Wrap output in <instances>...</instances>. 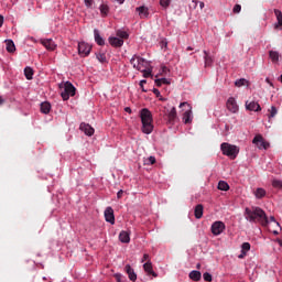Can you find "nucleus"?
<instances>
[{
  "instance_id": "45",
  "label": "nucleus",
  "mask_w": 282,
  "mask_h": 282,
  "mask_svg": "<svg viewBox=\"0 0 282 282\" xmlns=\"http://www.w3.org/2000/svg\"><path fill=\"white\" fill-rule=\"evenodd\" d=\"M139 85H140V87H141V90H142L143 93H147V89H144V85H147V79H142Z\"/></svg>"
},
{
  "instance_id": "21",
  "label": "nucleus",
  "mask_w": 282,
  "mask_h": 282,
  "mask_svg": "<svg viewBox=\"0 0 282 282\" xmlns=\"http://www.w3.org/2000/svg\"><path fill=\"white\" fill-rule=\"evenodd\" d=\"M204 61H205V67H213V56H210V53L208 51H204Z\"/></svg>"
},
{
  "instance_id": "39",
  "label": "nucleus",
  "mask_w": 282,
  "mask_h": 282,
  "mask_svg": "<svg viewBox=\"0 0 282 282\" xmlns=\"http://www.w3.org/2000/svg\"><path fill=\"white\" fill-rule=\"evenodd\" d=\"M97 59L99 63H105V61H107V56L105 55V53H99L97 54Z\"/></svg>"
},
{
  "instance_id": "40",
  "label": "nucleus",
  "mask_w": 282,
  "mask_h": 282,
  "mask_svg": "<svg viewBox=\"0 0 282 282\" xmlns=\"http://www.w3.org/2000/svg\"><path fill=\"white\" fill-rule=\"evenodd\" d=\"M203 279H204V281L212 282L213 281V275L208 272H205L203 274Z\"/></svg>"
},
{
  "instance_id": "62",
  "label": "nucleus",
  "mask_w": 282,
  "mask_h": 282,
  "mask_svg": "<svg viewBox=\"0 0 282 282\" xmlns=\"http://www.w3.org/2000/svg\"><path fill=\"white\" fill-rule=\"evenodd\" d=\"M160 100H161L162 102H164V100H166V99H164V98H162V96H160Z\"/></svg>"
},
{
  "instance_id": "32",
  "label": "nucleus",
  "mask_w": 282,
  "mask_h": 282,
  "mask_svg": "<svg viewBox=\"0 0 282 282\" xmlns=\"http://www.w3.org/2000/svg\"><path fill=\"white\" fill-rule=\"evenodd\" d=\"M218 191H230V185L225 181H219Z\"/></svg>"
},
{
  "instance_id": "38",
  "label": "nucleus",
  "mask_w": 282,
  "mask_h": 282,
  "mask_svg": "<svg viewBox=\"0 0 282 282\" xmlns=\"http://www.w3.org/2000/svg\"><path fill=\"white\" fill-rule=\"evenodd\" d=\"M247 83L248 82L246 79L241 78V79H237L235 82V85H236V87H243V85H246Z\"/></svg>"
},
{
  "instance_id": "37",
  "label": "nucleus",
  "mask_w": 282,
  "mask_h": 282,
  "mask_svg": "<svg viewBox=\"0 0 282 282\" xmlns=\"http://www.w3.org/2000/svg\"><path fill=\"white\" fill-rule=\"evenodd\" d=\"M273 188H282V181L280 180H273L272 181Z\"/></svg>"
},
{
  "instance_id": "5",
  "label": "nucleus",
  "mask_w": 282,
  "mask_h": 282,
  "mask_svg": "<svg viewBox=\"0 0 282 282\" xmlns=\"http://www.w3.org/2000/svg\"><path fill=\"white\" fill-rule=\"evenodd\" d=\"M188 106V110H186L184 113H183V122L185 124H191L193 122V108L191 107V105H188V102L184 101V102H181L180 107H186Z\"/></svg>"
},
{
  "instance_id": "64",
  "label": "nucleus",
  "mask_w": 282,
  "mask_h": 282,
  "mask_svg": "<svg viewBox=\"0 0 282 282\" xmlns=\"http://www.w3.org/2000/svg\"><path fill=\"white\" fill-rule=\"evenodd\" d=\"M279 245L282 247V240H279Z\"/></svg>"
},
{
  "instance_id": "57",
  "label": "nucleus",
  "mask_w": 282,
  "mask_h": 282,
  "mask_svg": "<svg viewBox=\"0 0 282 282\" xmlns=\"http://www.w3.org/2000/svg\"><path fill=\"white\" fill-rule=\"evenodd\" d=\"M124 111H127V113H131V108L127 107L124 108Z\"/></svg>"
},
{
  "instance_id": "43",
  "label": "nucleus",
  "mask_w": 282,
  "mask_h": 282,
  "mask_svg": "<svg viewBox=\"0 0 282 282\" xmlns=\"http://www.w3.org/2000/svg\"><path fill=\"white\" fill-rule=\"evenodd\" d=\"M234 14H239L241 12V4H236L232 9Z\"/></svg>"
},
{
  "instance_id": "33",
  "label": "nucleus",
  "mask_w": 282,
  "mask_h": 282,
  "mask_svg": "<svg viewBox=\"0 0 282 282\" xmlns=\"http://www.w3.org/2000/svg\"><path fill=\"white\" fill-rule=\"evenodd\" d=\"M99 10L102 17H107L109 14V6L105 3L100 4Z\"/></svg>"
},
{
  "instance_id": "30",
  "label": "nucleus",
  "mask_w": 282,
  "mask_h": 282,
  "mask_svg": "<svg viewBox=\"0 0 282 282\" xmlns=\"http://www.w3.org/2000/svg\"><path fill=\"white\" fill-rule=\"evenodd\" d=\"M254 196L257 197V199H263V197L265 196V189L258 187L254 192Z\"/></svg>"
},
{
  "instance_id": "59",
  "label": "nucleus",
  "mask_w": 282,
  "mask_h": 282,
  "mask_svg": "<svg viewBox=\"0 0 282 282\" xmlns=\"http://www.w3.org/2000/svg\"><path fill=\"white\" fill-rule=\"evenodd\" d=\"M270 221H276V219L274 218V216L270 217Z\"/></svg>"
},
{
  "instance_id": "6",
  "label": "nucleus",
  "mask_w": 282,
  "mask_h": 282,
  "mask_svg": "<svg viewBox=\"0 0 282 282\" xmlns=\"http://www.w3.org/2000/svg\"><path fill=\"white\" fill-rule=\"evenodd\" d=\"M252 143L257 144L258 149H265V150L270 149V143L265 142V140L261 134H257L253 138Z\"/></svg>"
},
{
  "instance_id": "20",
  "label": "nucleus",
  "mask_w": 282,
  "mask_h": 282,
  "mask_svg": "<svg viewBox=\"0 0 282 282\" xmlns=\"http://www.w3.org/2000/svg\"><path fill=\"white\" fill-rule=\"evenodd\" d=\"M194 215L196 219H202V217H204V205L202 204L196 205L194 209Z\"/></svg>"
},
{
  "instance_id": "35",
  "label": "nucleus",
  "mask_w": 282,
  "mask_h": 282,
  "mask_svg": "<svg viewBox=\"0 0 282 282\" xmlns=\"http://www.w3.org/2000/svg\"><path fill=\"white\" fill-rule=\"evenodd\" d=\"M130 63L134 69H140V66L138 65V55H133L130 59Z\"/></svg>"
},
{
  "instance_id": "3",
  "label": "nucleus",
  "mask_w": 282,
  "mask_h": 282,
  "mask_svg": "<svg viewBox=\"0 0 282 282\" xmlns=\"http://www.w3.org/2000/svg\"><path fill=\"white\" fill-rule=\"evenodd\" d=\"M220 151H223V155H227L230 160H236L239 155V147L226 142L220 144Z\"/></svg>"
},
{
  "instance_id": "7",
  "label": "nucleus",
  "mask_w": 282,
  "mask_h": 282,
  "mask_svg": "<svg viewBox=\"0 0 282 282\" xmlns=\"http://www.w3.org/2000/svg\"><path fill=\"white\" fill-rule=\"evenodd\" d=\"M224 230H226V225L224 223H221V221H215L212 225V232L216 237L221 235V232H224Z\"/></svg>"
},
{
  "instance_id": "22",
  "label": "nucleus",
  "mask_w": 282,
  "mask_h": 282,
  "mask_svg": "<svg viewBox=\"0 0 282 282\" xmlns=\"http://www.w3.org/2000/svg\"><path fill=\"white\" fill-rule=\"evenodd\" d=\"M248 252H250V242H243L241 245V254L238 256V258L243 259V257H246V254H248Z\"/></svg>"
},
{
  "instance_id": "19",
  "label": "nucleus",
  "mask_w": 282,
  "mask_h": 282,
  "mask_svg": "<svg viewBox=\"0 0 282 282\" xmlns=\"http://www.w3.org/2000/svg\"><path fill=\"white\" fill-rule=\"evenodd\" d=\"M131 234H129V231L122 230L119 234V241H121V243H129L131 241Z\"/></svg>"
},
{
  "instance_id": "14",
  "label": "nucleus",
  "mask_w": 282,
  "mask_h": 282,
  "mask_svg": "<svg viewBox=\"0 0 282 282\" xmlns=\"http://www.w3.org/2000/svg\"><path fill=\"white\" fill-rule=\"evenodd\" d=\"M108 42L112 47H122V45H124V40L120 37L111 36L108 39Z\"/></svg>"
},
{
  "instance_id": "10",
  "label": "nucleus",
  "mask_w": 282,
  "mask_h": 282,
  "mask_svg": "<svg viewBox=\"0 0 282 282\" xmlns=\"http://www.w3.org/2000/svg\"><path fill=\"white\" fill-rule=\"evenodd\" d=\"M104 215L108 224H112V225L116 224V216L113 215V208L107 207Z\"/></svg>"
},
{
  "instance_id": "11",
  "label": "nucleus",
  "mask_w": 282,
  "mask_h": 282,
  "mask_svg": "<svg viewBox=\"0 0 282 282\" xmlns=\"http://www.w3.org/2000/svg\"><path fill=\"white\" fill-rule=\"evenodd\" d=\"M41 43L48 50V52H54V50H56V43L52 39L41 40Z\"/></svg>"
},
{
  "instance_id": "31",
  "label": "nucleus",
  "mask_w": 282,
  "mask_h": 282,
  "mask_svg": "<svg viewBox=\"0 0 282 282\" xmlns=\"http://www.w3.org/2000/svg\"><path fill=\"white\" fill-rule=\"evenodd\" d=\"M269 56H270V58H271V61H272V63H279V52H276V51H270L269 52Z\"/></svg>"
},
{
  "instance_id": "42",
  "label": "nucleus",
  "mask_w": 282,
  "mask_h": 282,
  "mask_svg": "<svg viewBox=\"0 0 282 282\" xmlns=\"http://www.w3.org/2000/svg\"><path fill=\"white\" fill-rule=\"evenodd\" d=\"M143 78H150V76H153L151 74V69H142Z\"/></svg>"
},
{
  "instance_id": "48",
  "label": "nucleus",
  "mask_w": 282,
  "mask_h": 282,
  "mask_svg": "<svg viewBox=\"0 0 282 282\" xmlns=\"http://www.w3.org/2000/svg\"><path fill=\"white\" fill-rule=\"evenodd\" d=\"M144 261H147V263H148V261H151V260L149 259V254H148V253H144V254H143V258H142L141 262L144 263Z\"/></svg>"
},
{
  "instance_id": "60",
  "label": "nucleus",
  "mask_w": 282,
  "mask_h": 282,
  "mask_svg": "<svg viewBox=\"0 0 282 282\" xmlns=\"http://www.w3.org/2000/svg\"><path fill=\"white\" fill-rule=\"evenodd\" d=\"M186 51H187V52H193V47L188 46V47L186 48Z\"/></svg>"
},
{
  "instance_id": "52",
  "label": "nucleus",
  "mask_w": 282,
  "mask_h": 282,
  "mask_svg": "<svg viewBox=\"0 0 282 282\" xmlns=\"http://www.w3.org/2000/svg\"><path fill=\"white\" fill-rule=\"evenodd\" d=\"M154 83L156 87H162V79H155Z\"/></svg>"
},
{
  "instance_id": "49",
  "label": "nucleus",
  "mask_w": 282,
  "mask_h": 282,
  "mask_svg": "<svg viewBox=\"0 0 282 282\" xmlns=\"http://www.w3.org/2000/svg\"><path fill=\"white\" fill-rule=\"evenodd\" d=\"M161 85H171V82L166 78H161Z\"/></svg>"
},
{
  "instance_id": "4",
  "label": "nucleus",
  "mask_w": 282,
  "mask_h": 282,
  "mask_svg": "<svg viewBox=\"0 0 282 282\" xmlns=\"http://www.w3.org/2000/svg\"><path fill=\"white\" fill-rule=\"evenodd\" d=\"M63 100H69V96H76V87L70 82L64 84V90L61 93Z\"/></svg>"
},
{
  "instance_id": "50",
  "label": "nucleus",
  "mask_w": 282,
  "mask_h": 282,
  "mask_svg": "<svg viewBox=\"0 0 282 282\" xmlns=\"http://www.w3.org/2000/svg\"><path fill=\"white\" fill-rule=\"evenodd\" d=\"M122 195H124V191L120 189V191L117 193V199H122Z\"/></svg>"
},
{
  "instance_id": "25",
  "label": "nucleus",
  "mask_w": 282,
  "mask_h": 282,
  "mask_svg": "<svg viewBox=\"0 0 282 282\" xmlns=\"http://www.w3.org/2000/svg\"><path fill=\"white\" fill-rule=\"evenodd\" d=\"M52 111V105L47 101L41 104V112L42 113H50Z\"/></svg>"
},
{
  "instance_id": "1",
  "label": "nucleus",
  "mask_w": 282,
  "mask_h": 282,
  "mask_svg": "<svg viewBox=\"0 0 282 282\" xmlns=\"http://www.w3.org/2000/svg\"><path fill=\"white\" fill-rule=\"evenodd\" d=\"M245 217L248 221L258 223L262 226H268L270 221L268 220V215L260 207H251L245 209Z\"/></svg>"
},
{
  "instance_id": "53",
  "label": "nucleus",
  "mask_w": 282,
  "mask_h": 282,
  "mask_svg": "<svg viewBox=\"0 0 282 282\" xmlns=\"http://www.w3.org/2000/svg\"><path fill=\"white\" fill-rule=\"evenodd\" d=\"M265 83H268V85H270L271 87H274V84L271 83L270 78H265Z\"/></svg>"
},
{
  "instance_id": "41",
  "label": "nucleus",
  "mask_w": 282,
  "mask_h": 282,
  "mask_svg": "<svg viewBox=\"0 0 282 282\" xmlns=\"http://www.w3.org/2000/svg\"><path fill=\"white\" fill-rule=\"evenodd\" d=\"M160 6L162 8H169V6H171V0H160Z\"/></svg>"
},
{
  "instance_id": "54",
  "label": "nucleus",
  "mask_w": 282,
  "mask_h": 282,
  "mask_svg": "<svg viewBox=\"0 0 282 282\" xmlns=\"http://www.w3.org/2000/svg\"><path fill=\"white\" fill-rule=\"evenodd\" d=\"M3 26V15H0V28Z\"/></svg>"
},
{
  "instance_id": "17",
  "label": "nucleus",
  "mask_w": 282,
  "mask_h": 282,
  "mask_svg": "<svg viewBox=\"0 0 282 282\" xmlns=\"http://www.w3.org/2000/svg\"><path fill=\"white\" fill-rule=\"evenodd\" d=\"M79 129L80 131H84L86 135H94L95 133L94 128L90 127L89 123H85V122L80 123Z\"/></svg>"
},
{
  "instance_id": "23",
  "label": "nucleus",
  "mask_w": 282,
  "mask_h": 282,
  "mask_svg": "<svg viewBox=\"0 0 282 282\" xmlns=\"http://www.w3.org/2000/svg\"><path fill=\"white\" fill-rule=\"evenodd\" d=\"M94 35H95V42L97 43V45H105V39H102V36H100V31H98V29L94 30Z\"/></svg>"
},
{
  "instance_id": "51",
  "label": "nucleus",
  "mask_w": 282,
  "mask_h": 282,
  "mask_svg": "<svg viewBox=\"0 0 282 282\" xmlns=\"http://www.w3.org/2000/svg\"><path fill=\"white\" fill-rule=\"evenodd\" d=\"M153 94L156 96V98H160L161 94L158 88H153Z\"/></svg>"
},
{
  "instance_id": "27",
  "label": "nucleus",
  "mask_w": 282,
  "mask_h": 282,
  "mask_svg": "<svg viewBox=\"0 0 282 282\" xmlns=\"http://www.w3.org/2000/svg\"><path fill=\"white\" fill-rule=\"evenodd\" d=\"M189 279H192V281H202V272H199V271H192L189 273Z\"/></svg>"
},
{
  "instance_id": "18",
  "label": "nucleus",
  "mask_w": 282,
  "mask_h": 282,
  "mask_svg": "<svg viewBox=\"0 0 282 282\" xmlns=\"http://www.w3.org/2000/svg\"><path fill=\"white\" fill-rule=\"evenodd\" d=\"M135 11L139 13L140 19H149V8L144 6L138 7Z\"/></svg>"
},
{
  "instance_id": "13",
  "label": "nucleus",
  "mask_w": 282,
  "mask_h": 282,
  "mask_svg": "<svg viewBox=\"0 0 282 282\" xmlns=\"http://www.w3.org/2000/svg\"><path fill=\"white\" fill-rule=\"evenodd\" d=\"M246 109L248 111H261V105L257 101H246Z\"/></svg>"
},
{
  "instance_id": "47",
  "label": "nucleus",
  "mask_w": 282,
  "mask_h": 282,
  "mask_svg": "<svg viewBox=\"0 0 282 282\" xmlns=\"http://www.w3.org/2000/svg\"><path fill=\"white\" fill-rule=\"evenodd\" d=\"M86 8H91L94 6V0H85Z\"/></svg>"
},
{
  "instance_id": "12",
  "label": "nucleus",
  "mask_w": 282,
  "mask_h": 282,
  "mask_svg": "<svg viewBox=\"0 0 282 282\" xmlns=\"http://www.w3.org/2000/svg\"><path fill=\"white\" fill-rule=\"evenodd\" d=\"M124 272L128 274L130 281H138V274H135V270H133V268H131V264H127L124 267Z\"/></svg>"
},
{
  "instance_id": "55",
  "label": "nucleus",
  "mask_w": 282,
  "mask_h": 282,
  "mask_svg": "<svg viewBox=\"0 0 282 282\" xmlns=\"http://www.w3.org/2000/svg\"><path fill=\"white\" fill-rule=\"evenodd\" d=\"M161 45H162V47H166V45H169V43H166V41H162Z\"/></svg>"
},
{
  "instance_id": "26",
  "label": "nucleus",
  "mask_w": 282,
  "mask_h": 282,
  "mask_svg": "<svg viewBox=\"0 0 282 282\" xmlns=\"http://www.w3.org/2000/svg\"><path fill=\"white\" fill-rule=\"evenodd\" d=\"M6 45H7V52H10L11 54L13 52H17V46L14 45V42L12 40H7Z\"/></svg>"
},
{
  "instance_id": "63",
  "label": "nucleus",
  "mask_w": 282,
  "mask_h": 282,
  "mask_svg": "<svg viewBox=\"0 0 282 282\" xmlns=\"http://www.w3.org/2000/svg\"><path fill=\"white\" fill-rule=\"evenodd\" d=\"M196 268H197V270H199V268H202V264L198 263V264L196 265Z\"/></svg>"
},
{
  "instance_id": "56",
  "label": "nucleus",
  "mask_w": 282,
  "mask_h": 282,
  "mask_svg": "<svg viewBox=\"0 0 282 282\" xmlns=\"http://www.w3.org/2000/svg\"><path fill=\"white\" fill-rule=\"evenodd\" d=\"M6 102V99H3V97H0V107L1 105H3Z\"/></svg>"
},
{
  "instance_id": "61",
  "label": "nucleus",
  "mask_w": 282,
  "mask_h": 282,
  "mask_svg": "<svg viewBox=\"0 0 282 282\" xmlns=\"http://www.w3.org/2000/svg\"><path fill=\"white\" fill-rule=\"evenodd\" d=\"M118 3L122 4L124 3V0H116Z\"/></svg>"
},
{
  "instance_id": "16",
  "label": "nucleus",
  "mask_w": 282,
  "mask_h": 282,
  "mask_svg": "<svg viewBox=\"0 0 282 282\" xmlns=\"http://www.w3.org/2000/svg\"><path fill=\"white\" fill-rule=\"evenodd\" d=\"M143 270L144 272H147V274L154 276V279H156L158 273H155V271H153V263H151V261H148L143 264Z\"/></svg>"
},
{
  "instance_id": "44",
  "label": "nucleus",
  "mask_w": 282,
  "mask_h": 282,
  "mask_svg": "<svg viewBox=\"0 0 282 282\" xmlns=\"http://www.w3.org/2000/svg\"><path fill=\"white\" fill-rule=\"evenodd\" d=\"M155 156H150L147 159L145 164H155Z\"/></svg>"
},
{
  "instance_id": "9",
  "label": "nucleus",
  "mask_w": 282,
  "mask_h": 282,
  "mask_svg": "<svg viewBox=\"0 0 282 282\" xmlns=\"http://www.w3.org/2000/svg\"><path fill=\"white\" fill-rule=\"evenodd\" d=\"M226 105L228 111H230L231 113H237V111H239V105H237V100L235 99V97H229Z\"/></svg>"
},
{
  "instance_id": "29",
  "label": "nucleus",
  "mask_w": 282,
  "mask_h": 282,
  "mask_svg": "<svg viewBox=\"0 0 282 282\" xmlns=\"http://www.w3.org/2000/svg\"><path fill=\"white\" fill-rule=\"evenodd\" d=\"M24 76H25L26 80H32V77L34 76V70L31 67H25Z\"/></svg>"
},
{
  "instance_id": "24",
  "label": "nucleus",
  "mask_w": 282,
  "mask_h": 282,
  "mask_svg": "<svg viewBox=\"0 0 282 282\" xmlns=\"http://www.w3.org/2000/svg\"><path fill=\"white\" fill-rule=\"evenodd\" d=\"M138 65L140 67V69H138V72H142V69H147L149 67V62H147V59L138 56Z\"/></svg>"
},
{
  "instance_id": "2",
  "label": "nucleus",
  "mask_w": 282,
  "mask_h": 282,
  "mask_svg": "<svg viewBox=\"0 0 282 282\" xmlns=\"http://www.w3.org/2000/svg\"><path fill=\"white\" fill-rule=\"evenodd\" d=\"M140 118L142 122V131L149 135V133L153 132V115L149 109L143 108L140 112Z\"/></svg>"
},
{
  "instance_id": "46",
  "label": "nucleus",
  "mask_w": 282,
  "mask_h": 282,
  "mask_svg": "<svg viewBox=\"0 0 282 282\" xmlns=\"http://www.w3.org/2000/svg\"><path fill=\"white\" fill-rule=\"evenodd\" d=\"M113 278L116 279L117 282H122V274L121 273H116L113 275Z\"/></svg>"
},
{
  "instance_id": "28",
  "label": "nucleus",
  "mask_w": 282,
  "mask_h": 282,
  "mask_svg": "<svg viewBox=\"0 0 282 282\" xmlns=\"http://www.w3.org/2000/svg\"><path fill=\"white\" fill-rule=\"evenodd\" d=\"M274 14L278 20V24H275V28H279V25L282 28V12L279 9H274Z\"/></svg>"
},
{
  "instance_id": "15",
  "label": "nucleus",
  "mask_w": 282,
  "mask_h": 282,
  "mask_svg": "<svg viewBox=\"0 0 282 282\" xmlns=\"http://www.w3.org/2000/svg\"><path fill=\"white\" fill-rule=\"evenodd\" d=\"M175 120H177V109H175V107H173L167 112V122H169V124H175Z\"/></svg>"
},
{
  "instance_id": "34",
  "label": "nucleus",
  "mask_w": 282,
  "mask_h": 282,
  "mask_svg": "<svg viewBox=\"0 0 282 282\" xmlns=\"http://www.w3.org/2000/svg\"><path fill=\"white\" fill-rule=\"evenodd\" d=\"M268 111H269L268 113L269 120H272V118H274L279 113V110H276V107L274 106H272L271 109H269Z\"/></svg>"
},
{
  "instance_id": "36",
  "label": "nucleus",
  "mask_w": 282,
  "mask_h": 282,
  "mask_svg": "<svg viewBox=\"0 0 282 282\" xmlns=\"http://www.w3.org/2000/svg\"><path fill=\"white\" fill-rule=\"evenodd\" d=\"M117 36H119V39H121V40L129 39V33H127L126 31H122V30H118Z\"/></svg>"
},
{
  "instance_id": "58",
  "label": "nucleus",
  "mask_w": 282,
  "mask_h": 282,
  "mask_svg": "<svg viewBox=\"0 0 282 282\" xmlns=\"http://www.w3.org/2000/svg\"><path fill=\"white\" fill-rule=\"evenodd\" d=\"M204 6V2H199L200 10H203Z\"/></svg>"
},
{
  "instance_id": "8",
  "label": "nucleus",
  "mask_w": 282,
  "mask_h": 282,
  "mask_svg": "<svg viewBox=\"0 0 282 282\" xmlns=\"http://www.w3.org/2000/svg\"><path fill=\"white\" fill-rule=\"evenodd\" d=\"M78 53L80 56H87L88 54L91 53V45L85 42H79L78 43Z\"/></svg>"
}]
</instances>
